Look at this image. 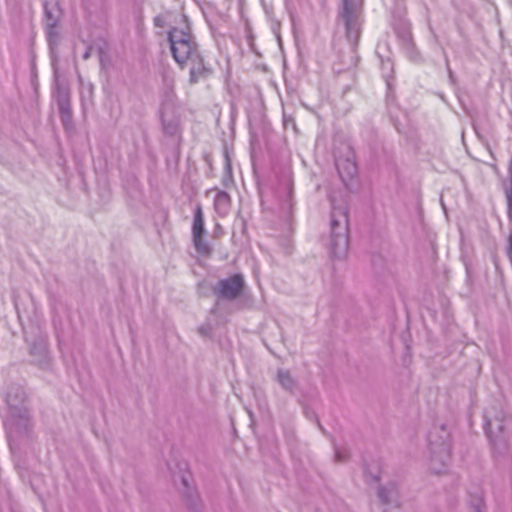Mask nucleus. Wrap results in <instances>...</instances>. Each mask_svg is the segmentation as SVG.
I'll use <instances>...</instances> for the list:
<instances>
[{
    "instance_id": "nucleus-1",
    "label": "nucleus",
    "mask_w": 512,
    "mask_h": 512,
    "mask_svg": "<svg viewBox=\"0 0 512 512\" xmlns=\"http://www.w3.org/2000/svg\"><path fill=\"white\" fill-rule=\"evenodd\" d=\"M429 467L435 474H441L448 468L451 458L450 433L444 424L435 425L428 434Z\"/></svg>"
},
{
    "instance_id": "nucleus-2",
    "label": "nucleus",
    "mask_w": 512,
    "mask_h": 512,
    "mask_svg": "<svg viewBox=\"0 0 512 512\" xmlns=\"http://www.w3.org/2000/svg\"><path fill=\"white\" fill-rule=\"evenodd\" d=\"M9 416L5 422L9 437L15 433H24L30 426V415L25 405V393L19 387H11L6 394Z\"/></svg>"
},
{
    "instance_id": "nucleus-3",
    "label": "nucleus",
    "mask_w": 512,
    "mask_h": 512,
    "mask_svg": "<svg viewBox=\"0 0 512 512\" xmlns=\"http://www.w3.org/2000/svg\"><path fill=\"white\" fill-rule=\"evenodd\" d=\"M348 213L345 206H332L329 250L333 257L342 258L348 250Z\"/></svg>"
},
{
    "instance_id": "nucleus-4",
    "label": "nucleus",
    "mask_w": 512,
    "mask_h": 512,
    "mask_svg": "<svg viewBox=\"0 0 512 512\" xmlns=\"http://www.w3.org/2000/svg\"><path fill=\"white\" fill-rule=\"evenodd\" d=\"M168 41L172 56L181 68L200 52L194 36L184 29L172 28L168 33Z\"/></svg>"
},
{
    "instance_id": "nucleus-5",
    "label": "nucleus",
    "mask_w": 512,
    "mask_h": 512,
    "mask_svg": "<svg viewBox=\"0 0 512 512\" xmlns=\"http://www.w3.org/2000/svg\"><path fill=\"white\" fill-rule=\"evenodd\" d=\"M362 0H342L339 18L343 22L348 41L355 46L358 43L362 25Z\"/></svg>"
},
{
    "instance_id": "nucleus-6",
    "label": "nucleus",
    "mask_w": 512,
    "mask_h": 512,
    "mask_svg": "<svg viewBox=\"0 0 512 512\" xmlns=\"http://www.w3.org/2000/svg\"><path fill=\"white\" fill-rule=\"evenodd\" d=\"M243 287V276L241 274H234L219 280L214 287V293L220 299L234 300L241 294Z\"/></svg>"
},
{
    "instance_id": "nucleus-7",
    "label": "nucleus",
    "mask_w": 512,
    "mask_h": 512,
    "mask_svg": "<svg viewBox=\"0 0 512 512\" xmlns=\"http://www.w3.org/2000/svg\"><path fill=\"white\" fill-rule=\"evenodd\" d=\"M205 233L204 214L201 205H197L194 211L192 224V239L196 251L201 255L207 256L210 254L211 249L208 243L204 240Z\"/></svg>"
},
{
    "instance_id": "nucleus-8",
    "label": "nucleus",
    "mask_w": 512,
    "mask_h": 512,
    "mask_svg": "<svg viewBox=\"0 0 512 512\" xmlns=\"http://www.w3.org/2000/svg\"><path fill=\"white\" fill-rule=\"evenodd\" d=\"M30 354L33 361L41 368L47 369L50 364V356L47 346V339L43 335H38L30 344Z\"/></svg>"
},
{
    "instance_id": "nucleus-9",
    "label": "nucleus",
    "mask_w": 512,
    "mask_h": 512,
    "mask_svg": "<svg viewBox=\"0 0 512 512\" xmlns=\"http://www.w3.org/2000/svg\"><path fill=\"white\" fill-rule=\"evenodd\" d=\"M187 65L190 66L189 82L191 84H195L200 80L206 79L211 73V69L204 62L201 52L196 54L195 57L189 59Z\"/></svg>"
},
{
    "instance_id": "nucleus-10",
    "label": "nucleus",
    "mask_w": 512,
    "mask_h": 512,
    "mask_svg": "<svg viewBox=\"0 0 512 512\" xmlns=\"http://www.w3.org/2000/svg\"><path fill=\"white\" fill-rule=\"evenodd\" d=\"M378 496L382 505L386 506L383 512H390V506L398 508V491L395 483H389L385 487H380L378 490Z\"/></svg>"
},
{
    "instance_id": "nucleus-11",
    "label": "nucleus",
    "mask_w": 512,
    "mask_h": 512,
    "mask_svg": "<svg viewBox=\"0 0 512 512\" xmlns=\"http://www.w3.org/2000/svg\"><path fill=\"white\" fill-rule=\"evenodd\" d=\"M215 191L214 209L220 217H225L228 215L231 208L230 195L222 190L215 189Z\"/></svg>"
},
{
    "instance_id": "nucleus-12",
    "label": "nucleus",
    "mask_w": 512,
    "mask_h": 512,
    "mask_svg": "<svg viewBox=\"0 0 512 512\" xmlns=\"http://www.w3.org/2000/svg\"><path fill=\"white\" fill-rule=\"evenodd\" d=\"M335 165L343 181L353 178L357 174V166L355 162L349 158L345 160L336 158Z\"/></svg>"
},
{
    "instance_id": "nucleus-13",
    "label": "nucleus",
    "mask_w": 512,
    "mask_h": 512,
    "mask_svg": "<svg viewBox=\"0 0 512 512\" xmlns=\"http://www.w3.org/2000/svg\"><path fill=\"white\" fill-rule=\"evenodd\" d=\"M277 383L288 392H293L297 387V381L287 369H278L276 374Z\"/></svg>"
},
{
    "instance_id": "nucleus-14",
    "label": "nucleus",
    "mask_w": 512,
    "mask_h": 512,
    "mask_svg": "<svg viewBox=\"0 0 512 512\" xmlns=\"http://www.w3.org/2000/svg\"><path fill=\"white\" fill-rule=\"evenodd\" d=\"M45 25L58 24L60 9L56 3H44Z\"/></svg>"
},
{
    "instance_id": "nucleus-15",
    "label": "nucleus",
    "mask_w": 512,
    "mask_h": 512,
    "mask_svg": "<svg viewBox=\"0 0 512 512\" xmlns=\"http://www.w3.org/2000/svg\"><path fill=\"white\" fill-rule=\"evenodd\" d=\"M484 420H485L484 421V429H485L486 435L489 438V440L495 444L497 436L494 437V426L497 428L499 433H501L502 429H503V425H502L501 421H499V420H495V421L491 420L489 418L488 412H485Z\"/></svg>"
},
{
    "instance_id": "nucleus-16",
    "label": "nucleus",
    "mask_w": 512,
    "mask_h": 512,
    "mask_svg": "<svg viewBox=\"0 0 512 512\" xmlns=\"http://www.w3.org/2000/svg\"><path fill=\"white\" fill-rule=\"evenodd\" d=\"M54 98L57 105L70 103V92L68 87L59 83L58 80L55 82Z\"/></svg>"
},
{
    "instance_id": "nucleus-17",
    "label": "nucleus",
    "mask_w": 512,
    "mask_h": 512,
    "mask_svg": "<svg viewBox=\"0 0 512 512\" xmlns=\"http://www.w3.org/2000/svg\"><path fill=\"white\" fill-rule=\"evenodd\" d=\"M60 119L65 129H69L72 125L71 103L57 105Z\"/></svg>"
},
{
    "instance_id": "nucleus-18",
    "label": "nucleus",
    "mask_w": 512,
    "mask_h": 512,
    "mask_svg": "<svg viewBox=\"0 0 512 512\" xmlns=\"http://www.w3.org/2000/svg\"><path fill=\"white\" fill-rule=\"evenodd\" d=\"M509 186L505 189L508 216L512 219V154L508 164Z\"/></svg>"
},
{
    "instance_id": "nucleus-19",
    "label": "nucleus",
    "mask_w": 512,
    "mask_h": 512,
    "mask_svg": "<svg viewBox=\"0 0 512 512\" xmlns=\"http://www.w3.org/2000/svg\"><path fill=\"white\" fill-rule=\"evenodd\" d=\"M58 24H47L45 25L46 29V38L50 48L56 46L59 41V33L57 31Z\"/></svg>"
},
{
    "instance_id": "nucleus-20",
    "label": "nucleus",
    "mask_w": 512,
    "mask_h": 512,
    "mask_svg": "<svg viewBox=\"0 0 512 512\" xmlns=\"http://www.w3.org/2000/svg\"><path fill=\"white\" fill-rule=\"evenodd\" d=\"M162 125L164 131L169 135H174L177 132L178 124L176 121H167L164 117L162 118Z\"/></svg>"
},
{
    "instance_id": "nucleus-21",
    "label": "nucleus",
    "mask_w": 512,
    "mask_h": 512,
    "mask_svg": "<svg viewBox=\"0 0 512 512\" xmlns=\"http://www.w3.org/2000/svg\"><path fill=\"white\" fill-rule=\"evenodd\" d=\"M225 170H226V175L223 178V185L225 187H228L229 184L232 182V173H231L230 161H229L227 156H226V159H225Z\"/></svg>"
},
{
    "instance_id": "nucleus-22",
    "label": "nucleus",
    "mask_w": 512,
    "mask_h": 512,
    "mask_svg": "<svg viewBox=\"0 0 512 512\" xmlns=\"http://www.w3.org/2000/svg\"><path fill=\"white\" fill-rule=\"evenodd\" d=\"M347 452L344 449H340L338 447H335V459L338 462H342L346 459Z\"/></svg>"
},
{
    "instance_id": "nucleus-23",
    "label": "nucleus",
    "mask_w": 512,
    "mask_h": 512,
    "mask_svg": "<svg viewBox=\"0 0 512 512\" xmlns=\"http://www.w3.org/2000/svg\"><path fill=\"white\" fill-rule=\"evenodd\" d=\"M285 190H286V196L290 200L291 199V195H292V191H293V186H292V182H291L290 179L286 180Z\"/></svg>"
},
{
    "instance_id": "nucleus-24",
    "label": "nucleus",
    "mask_w": 512,
    "mask_h": 512,
    "mask_svg": "<svg viewBox=\"0 0 512 512\" xmlns=\"http://www.w3.org/2000/svg\"><path fill=\"white\" fill-rule=\"evenodd\" d=\"M366 480L367 482H370V481H374V482H377L379 480V476L378 475H370V474H366Z\"/></svg>"
},
{
    "instance_id": "nucleus-25",
    "label": "nucleus",
    "mask_w": 512,
    "mask_h": 512,
    "mask_svg": "<svg viewBox=\"0 0 512 512\" xmlns=\"http://www.w3.org/2000/svg\"><path fill=\"white\" fill-rule=\"evenodd\" d=\"M385 80H386V84H387L388 90H391V82H390V80L388 79V77H386Z\"/></svg>"
},
{
    "instance_id": "nucleus-26",
    "label": "nucleus",
    "mask_w": 512,
    "mask_h": 512,
    "mask_svg": "<svg viewBox=\"0 0 512 512\" xmlns=\"http://www.w3.org/2000/svg\"><path fill=\"white\" fill-rule=\"evenodd\" d=\"M89 56H90V52H89V50H87V51L84 53L83 58H84V59H88V58H89Z\"/></svg>"
},
{
    "instance_id": "nucleus-27",
    "label": "nucleus",
    "mask_w": 512,
    "mask_h": 512,
    "mask_svg": "<svg viewBox=\"0 0 512 512\" xmlns=\"http://www.w3.org/2000/svg\"><path fill=\"white\" fill-rule=\"evenodd\" d=\"M182 483L184 486H188V482H187V479L185 477H182Z\"/></svg>"
},
{
    "instance_id": "nucleus-28",
    "label": "nucleus",
    "mask_w": 512,
    "mask_h": 512,
    "mask_svg": "<svg viewBox=\"0 0 512 512\" xmlns=\"http://www.w3.org/2000/svg\"><path fill=\"white\" fill-rule=\"evenodd\" d=\"M154 21H155V25H157V26H159V25H160V19H159L158 17H157V18H155V20H154Z\"/></svg>"
},
{
    "instance_id": "nucleus-29",
    "label": "nucleus",
    "mask_w": 512,
    "mask_h": 512,
    "mask_svg": "<svg viewBox=\"0 0 512 512\" xmlns=\"http://www.w3.org/2000/svg\"><path fill=\"white\" fill-rule=\"evenodd\" d=\"M475 512H481L480 508H476Z\"/></svg>"
}]
</instances>
